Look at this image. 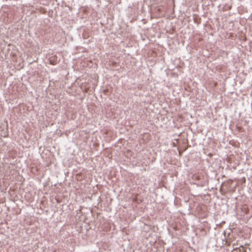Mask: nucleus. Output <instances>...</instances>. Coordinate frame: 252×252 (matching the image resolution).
Masks as SVG:
<instances>
[{
    "instance_id": "f257e3e1",
    "label": "nucleus",
    "mask_w": 252,
    "mask_h": 252,
    "mask_svg": "<svg viewBox=\"0 0 252 252\" xmlns=\"http://www.w3.org/2000/svg\"><path fill=\"white\" fill-rule=\"evenodd\" d=\"M232 240L233 239L231 238L227 239V237H223V239L221 238L217 240V242L220 247H222L224 246H229Z\"/></svg>"
}]
</instances>
